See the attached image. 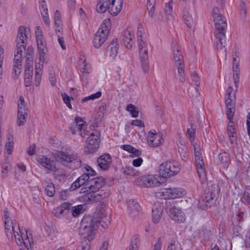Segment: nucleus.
Returning a JSON list of instances; mask_svg holds the SVG:
<instances>
[{
    "mask_svg": "<svg viewBox=\"0 0 250 250\" xmlns=\"http://www.w3.org/2000/svg\"><path fill=\"white\" fill-rule=\"evenodd\" d=\"M104 179L102 177L92 178L86 184V188L90 191H100V189L104 185Z\"/></svg>",
    "mask_w": 250,
    "mask_h": 250,
    "instance_id": "13",
    "label": "nucleus"
},
{
    "mask_svg": "<svg viewBox=\"0 0 250 250\" xmlns=\"http://www.w3.org/2000/svg\"><path fill=\"white\" fill-rule=\"evenodd\" d=\"M79 69L82 73L81 79L83 82H86L87 80L88 74L91 72L92 68L90 64H89L84 59L79 64Z\"/></svg>",
    "mask_w": 250,
    "mask_h": 250,
    "instance_id": "19",
    "label": "nucleus"
},
{
    "mask_svg": "<svg viewBox=\"0 0 250 250\" xmlns=\"http://www.w3.org/2000/svg\"><path fill=\"white\" fill-rule=\"evenodd\" d=\"M134 184L138 186L149 188L159 186L160 182L156 176L151 175L140 176L134 180Z\"/></svg>",
    "mask_w": 250,
    "mask_h": 250,
    "instance_id": "9",
    "label": "nucleus"
},
{
    "mask_svg": "<svg viewBox=\"0 0 250 250\" xmlns=\"http://www.w3.org/2000/svg\"><path fill=\"white\" fill-rule=\"evenodd\" d=\"M44 188L46 194L49 197H53L55 193V188L54 184L50 181L44 182Z\"/></svg>",
    "mask_w": 250,
    "mask_h": 250,
    "instance_id": "30",
    "label": "nucleus"
},
{
    "mask_svg": "<svg viewBox=\"0 0 250 250\" xmlns=\"http://www.w3.org/2000/svg\"><path fill=\"white\" fill-rule=\"evenodd\" d=\"M54 24L56 34L61 33L62 29V21L61 13L59 10H56L54 17Z\"/></svg>",
    "mask_w": 250,
    "mask_h": 250,
    "instance_id": "24",
    "label": "nucleus"
},
{
    "mask_svg": "<svg viewBox=\"0 0 250 250\" xmlns=\"http://www.w3.org/2000/svg\"><path fill=\"white\" fill-rule=\"evenodd\" d=\"M155 0H147V9L148 14L150 17H152L155 12Z\"/></svg>",
    "mask_w": 250,
    "mask_h": 250,
    "instance_id": "43",
    "label": "nucleus"
},
{
    "mask_svg": "<svg viewBox=\"0 0 250 250\" xmlns=\"http://www.w3.org/2000/svg\"><path fill=\"white\" fill-rule=\"evenodd\" d=\"M108 193L103 190L97 191H90L89 193L85 195L84 199L86 202L89 203H94L107 197Z\"/></svg>",
    "mask_w": 250,
    "mask_h": 250,
    "instance_id": "12",
    "label": "nucleus"
},
{
    "mask_svg": "<svg viewBox=\"0 0 250 250\" xmlns=\"http://www.w3.org/2000/svg\"><path fill=\"white\" fill-rule=\"evenodd\" d=\"M83 238L81 242V245L78 246L76 250H89L90 248V240L93 239H89L86 234H83Z\"/></svg>",
    "mask_w": 250,
    "mask_h": 250,
    "instance_id": "33",
    "label": "nucleus"
},
{
    "mask_svg": "<svg viewBox=\"0 0 250 250\" xmlns=\"http://www.w3.org/2000/svg\"><path fill=\"white\" fill-rule=\"evenodd\" d=\"M84 205H79L71 207L72 215L74 217H77L80 214L83 213L84 211Z\"/></svg>",
    "mask_w": 250,
    "mask_h": 250,
    "instance_id": "39",
    "label": "nucleus"
},
{
    "mask_svg": "<svg viewBox=\"0 0 250 250\" xmlns=\"http://www.w3.org/2000/svg\"><path fill=\"white\" fill-rule=\"evenodd\" d=\"M166 14L167 15V18L169 20L172 17V6L170 3L168 2L165 4V7Z\"/></svg>",
    "mask_w": 250,
    "mask_h": 250,
    "instance_id": "54",
    "label": "nucleus"
},
{
    "mask_svg": "<svg viewBox=\"0 0 250 250\" xmlns=\"http://www.w3.org/2000/svg\"><path fill=\"white\" fill-rule=\"evenodd\" d=\"M41 15L42 18V20L44 22V23L47 26H49L50 25V21L49 18V15L48 12L45 13H43L42 12Z\"/></svg>",
    "mask_w": 250,
    "mask_h": 250,
    "instance_id": "64",
    "label": "nucleus"
},
{
    "mask_svg": "<svg viewBox=\"0 0 250 250\" xmlns=\"http://www.w3.org/2000/svg\"><path fill=\"white\" fill-rule=\"evenodd\" d=\"M64 211L60 207L58 206L53 210V212L55 216L57 217H61L63 216Z\"/></svg>",
    "mask_w": 250,
    "mask_h": 250,
    "instance_id": "61",
    "label": "nucleus"
},
{
    "mask_svg": "<svg viewBox=\"0 0 250 250\" xmlns=\"http://www.w3.org/2000/svg\"><path fill=\"white\" fill-rule=\"evenodd\" d=\"M217 191L212 190L205 193L202 196L206 197V202L211 205L214 199L217 198Z\"/></svg>",
    "mask_w": 250,
    "mask_h": 250,
    "instance_id": "35",
    "label": "nucleus"
},
{
    "mask_svg": "<svg viewBox=\"0 0 250 250\" xmlns=\"http://www.w3.org/2000/svg\"><path fill=\"white\" fill-rule=\"evenodd\" d=\"M62 96L63 99V102L66 104L67 106L69 109H72V107L71 104V99H73V98L69 97L67 94L65 93H62Z\"/></svg>",
    "mask_w": 250,
    "mask_h": 250,
    "instance_id": "52",
    "label": "nucleus"
},
{
    "mask_svg": "<svg viewBox=\"0 0 250 250\" xmlns=\"http://www.w3.org/2000/svg\"><path fill=\"white\" fill-rule=\"evenodd\" d=\"M110 0H100L97 4L96 10L100 13H104L109 10V4Z\"/></svg>",
    "mask_w": 250,
    "mask_h": 250,
    "instance_id": "32",
    "label": "nucleus"
},
{
    "mask_svg": "<svg viewBox=\"0 0 250 250\" xmlns=\"http://www.w3.org/2000/svg\"><path fill=\"white\" fill-rule=\"evenodd\" d=\"M23 50H25V48H21V47H17L15 53L14 64H17L18 65L21 64L22 58L21 53Z\"/></svg>",
    "mask_w": 250,
    "mask_h": 250,
    "instance_id": "37",
    "label": "nucleus"
},
{
    "mask_svg": "<svg viewBox=\"0 0 250 250\" xmlns=\"http://www.w3.org/2000/svg\"><path fill=\"white\" fill-rule=\"evenodd\" d=\"M174 66L178 71L179 80L184 83L186 81L185 64L181 51L178 49L173 51Z\"/></svg>",
    "mask_w": 250,
    "mask_h": 250,
    "instance_id": "8",
    "label": "nucleus"
},
{
    "mask_svg": "<svg viewBox=\"0 0 250 250\" xmlns=\"http://www.w3.org/2000/svg\"><path fill=\"white\" fill-rule=\"evenodd\" d=\"M37 162L41 166L49 171L56 172L58 170L55 162L47 156H39L37 158Z\"/></svg>",
    "mask_w": 250,
    "mask_h": 250,
    "instance_id": "11",
    "label": "nucleus"
},
{
    "mask_svg": "<svg viewBox=\"0 0 250 250\" xmlns=\"http://www.w3.org/2000/svg\"><path fill=\"white\" fill-rule=\"evenodd\" d=\"M187 150V147L185 145L181 144L179 146H178L179 152L181 159L184 162H187L188 160Z\"/></svg>",
    "mask_w": 250,
    "mask_h": 250,
    "instance_id": "36",
    "label": "nucleus"
},
{
    "mask_svg": "<svg viewBox=\"0 0 250 250\" xmlns=\"http://www.w3.org/2000/svg\"><path fill=\"white\" fill-rule=\"evenodd\" d=\"M21 70V64H14L13 68V72H12V77L14 79H17L18 76L20 75Z\"/></svg>",
    "mask_w": 250,
    "mask_h": 250,
    "instance_id": "49",
    "label": "nucleus"
},
{
    "mask_svg": "<svg viewBox=\"0 0 250 250\" xmlns=\"http://www.w3.org/2000/svg\"><path fill=\"white\" fill-rule=\"evenodd\" d=\"M227 131L231 143H233L236 141L237 138L236 129L233 121H229Z\"/></svg>",
    "mask_w": 250,
    "mask_h": 250,
    "instance_id": "23",
    "label": "nucleus"
},
{
    "mask_svg": "<svg viewBox=\"0 0 250 250\" xmlns=\"http://www.w3.org/2000/svg\"><path fill=\"white\" fill-rule=\"evenodd\" d=\"M42 73L35 72L34 84L38 87L41 83L42 81Z\"/></svg>",
    "mask_w": 250,
    "mask_h": 250,
    "instance_id": "62",
    "label": "nucleus"
},
{
    "mask_svg": "<svg viewBox=\"0 0 250 250\" xmlns=\"http://www.w3.org/2000/svg\"><path fill=\"white\" fill-rule=\"evenodd\" d=\"M235 92L232 86H229L226 92L225 101L226 104H235Z\"/></svg>",
    "mask_w": 250,
    "mask_h": 250,
    "instance_id": "25",
    "label": "nucleus"
},
{
    "mask_svg": "<svg viewBox=\"0 0 250 250\" xmlns=\"http://www.w3.org/2000/svg\"><path fill=\"white\" fill-rule=\"evenodd\" d=\"M102 95V93L101 91H98L95 93L92 94L89 96L87 97H85L82 99V102L84 103L90 100H94L95 99H98L100 98Z\"/></svg>",
    "mask_w": 250,
    "mask_h": 250,
    "instance_id": "47",
    "label": "nucleus"
},
{
    "mask_svg": "<svg viewBox=\"0 0 250 250\" xmlns=\"http://www.w3.org/2000/svg\"><path fill=\"white\" fill-rule=\"evenodd\" d=\"M210 206L211 205L209 204L206 202V197H202L201 196L198 200V208L202 210H205Z\"/></svg>",
    "mask_w": 250,
    "mask_h": 250,
    "instance_id": "46",
    "label": "nucleus"
},
{
    "mask_svg": "<svg viewBox=\"0 0 250 250\" xmlns=\"http://www.w3.org/2000/svg\"><path fill=\"white\" fill-rule=\"evenodd\" d=\"M123 0H110L109 4V11L111 14L117 15L121 10Z\"/></svg>",
    "mask_w": 250,
    "mask_h": 250,
    "instance_id": "22",
    "label": "nucleus"
},
{
    "mask_svg": "<svg viewBox=\"0 0 250 250\" xmlns=\"http://www.w3.org/2000/svg\"><path fill=\"white\" fill-rule=\"evenodd\" d=\"M195 130L196 126L193 124H191L190 127L187 128V133L189 141L191 142H193L195 140Z\"/></svg>",
    "mask_w": 250,
    "mask_h": 250,
    "instance_id": "40",
    "label": "nucleus"
},
{
    "mask_svg": "<svg viewBox=\"0 0 250 250\" xmlns=\"http://www.w3.org/2000/svg\"><path fill=\"white\" fill-rule=\"evenodd\" d=\"M141 66L145 73L149 70L148 60V44L145 38L137 40Z\"/></svg>",
    "mask_w": 250,
    "mask_h": 250,
    "instance_id": "6",
    "label": "nucleus"
},
{
    "mask_svg": "<svg viewBox=\"0 0 250 250\" xmlns=\"http://www.w3.org/2000/svg\"><path fill=\"white\" fill-rule=\"evenodd\" d=\"M134 35L128 31H125L124 32L123 36V42L125 46L128 49H131L133 44L132 40Z\"/></svg>",
    "mask_w": 250,
    "mask_h": 250,
    "instance_id": "26",
    "label": "nucleus"
},
{
    "mask_svg": "<svg viewBox=\"0 0 250 250\" xmlns=\"http://www.w3.org/2000/svg\"><path fill=\"white\" fill-rule=\"evenodd\" d=\"M191 78L192 82L193 83L194 85L198 86L200 84V82H199L200 79H199V77L198 74H196V73L195 72H193L192 73V74L191 75Z\"/></svg>",
    "mask_w": 250,
    "mask_h": 250,
    "instance_id": "60",
    "label": "nucleus"
},
{
    "mask_svg": "<svg viewBox=\"0 0 250 250\" xmlns=\"http://www.w3.org/2000/svg\"><path fill=\"white\" fill-rule=\"evenodd\" d=\"M139 240L136 237L132 238L128 250H138Z\"/></svg>",
    "mask_w": 250,
    "mask_h": 250,
    "instance_id": "48",
    "label": "nucleus"
},
{
    "mask_svg": "<svg viewBox=\"0 0 250 250\" xmlns=\"http://www.w3.org/2000/svg\"><path fill=\"white\" fill-rule=\"evenodd\" d=\"M181 170L180 165L174 161L163 163L159 167V172L164 177H171L176 175Z\"/></svg>",
    "mask_w": 250,
    "mask_h": 250,
    "instance_id": "7",
    "label": "nucleus"
},
{
    "mask_svg": "<svg viewBox=\"0 0 250 250\" xmlns=\"http://www.w3.org/2000/svg\"><path fill=\"white\" fill-rule=\"evenodd\" d=\"M118 49L119 43L117 40L114 39L106 48V55L109 56L112 59H114L117 56Z\"/></svg>",
    "mask_w": 250,
    "mask_h": 250,
    "instance_id": "18",
    "label": "nucleus"
},
{
    "mask_svg": "<svg viewBox=\"0 0 250 250\" xmlns=\"http://www.w3.org/2000/svg\"><path fill=\"white\" fill-rule=\"evenodd\" d=\"M75 122L76 127H75V128H76L78 130H81L85 125V122L81 117H79L75 118Z\"/></svg>",
    "mask_w": 250,
    "mask_h": 250,
    "instance_id": "53",
    "label": "nucleus"
},
{
    "mask_svg": "<svg viewBox=\"0 0 250 250\" xmlns=\"http://www.w3.org/2000/svg\"><path fill=\"white\" fill-rule=\"evenodd\" d=\"M183 19L188 27L191 28L192 27L193 25V19L188 11L185 10L183 11Z\"/></svg>",
    "mask_w": 250,
    "mask_h": 250,
    "instance_id": "38",
    "label": "nucleus"
},
{
    "mask_svg": "<svg viewBox=\"0 0 250 250\" xmlns=\"http://www.w3.org/2000/svg\"><path fill=\"white\" fill-rule=\"evenodd\" d=\"M77 179L78 180V182H80V184H82L83 185L85 183H87L88 181L90 180V176L88 174L86 173L82 174Z\"/></svg>",
    "mask_w": 250,
    "mask_h": 250,
    "instance_id": "57",
    "label": "nucleus"
},
{
    "mask_svg": "<svg viewBox=\"0 0 250 250\" xmlns=\"http://www.w3.org/2000/svg\"><path fill=\"white\" fill-rule=\"evenodd\" d=\"M56 160L63 165L71 163L75 160L76 157L73 154H69L67 152L57 151L54 154Z\"/></svg>",
    "mask_w": 250,
    "mask_h": 250,
    "instance_id": "15",
    "label": "nucleus"
},
{
    "mask_svg": "<svg viewBox=\"0 0 250 250\" xmlns=\"http://www.w3.org/2000/svg\"><path fill=\"white\" fill-rule=\"evenodd\" d=\"M10 169L11 166L9 165L2 166L1 177L2 179H5L8 177V171Z\"/></svg>",
    "mask_w": 250,
    "mask_h": 250,
    "instance_id": "58",
    "label": "nucleus"
},
{
    "mask_svg": "<svg viewBox=\"0 0 250 250\" xmlns=\"http://www.w3.org/2000/svg\"><path fill=\"white\" fill-rule=\"evenodd\" d=\"M40 62L36 63L35 64V72L42 73V69L43 68V64L44 61V57L43 61L40 60Z\"/></svg>",
    "mask_w": 250,
    "mask_h": 250,
    "instance_id": "63",
    "label": "nucleus"
},
{
    "mask_svg": "<svg viewBox=\"0 0 250 250\" xmlns=\"http://www.w3.org/2000/svg\"><path fill=\"white\" fill-rule=\"evenodd\" d=\"M196 166V170L201 184H205L207 182V179L204 168V164L197 165Z\"/></svg>",
    "mask_w": 250,
    "mask_h": 250,
    "instance_id": "31",
    "label": "nucleus"
},
{
    "mask_svg": "<svg viewBox=\"0 0 250 250\" xmlns=\"http://www.w3.org/2000/svg\"><path fill=\"white\" fill-rule=\"evenodd\" d=\"M147 143L149 146L156 147L162 144V136L157 133L155 130H151L148 133Z\"/></svg>",
    "mask_w": 250,
    "mask_h": 250,
    "instance_id": "16",
    "label": "nucleus"
},
{
    "mask_svg": "<svg viewBox=\"0 0 250 250\" xmlns=\"http://www.w3.org/2000/svg\"><path fill=\"white\" fill-rule=\"evenodd\" d=\"M5 230L7 236L10 239L14 234L16 242L18 245L25 246L28 250L32 248L33 243L30 240L27 231L24 236L21 233L19 224L15 220H12L10 218L7 209L4 210Z\"/></svg>",
    "mask_w": 250,
    "mask_h": 250,
    "instance_id": "2",
    "label": "nucleus"
},
{
    "mask_svg": "<svg viewBox=\"0 0 250 250\" xmlns=\"http://www.w3.org/2000/svg\"><path fill=\"white\" fill-rule=\"evenodd\" d=\"M227 107L226 115L229 121H233L235 113V104H226Z\"/></svg>",
    "mask_w": 250,
    "mask_h": 250,
    "instance_id": "34",
    "label": "nucleus"
},
{
    "mask_svg": "<svg viewBox=\"0 0 250 250\" xmlns=\"http://www.w3.org/2000/svg\"><path fill=\"white\" fill-rule=\"evenodd\" d=\"M33 71L30 70H25L24 84L26 87L29 86L32 83Z\"/></svg>",
    "mask_w": 250,
    "mask_h": 250,
    "instance_id": "41",
    "label": "nucleus"
},
{
    "mask_svg": "<svg viewBox=\"0 0 250 250\" xmlns=\"http://www.w3.org/2000/svg\"><path fill=\"white\" fill-rule=\"evenodd\" d=\"M26 64L25 66V70H30L33 71V65L34 57H25Z\"/></svg>",
    "mask_w": 250,
    "mask_h": 250,
    "instance_id": "51",
    "label": "nucleus"
},
{
    "mask_svg": "<svg viewBox=\"0 0 250 250\" xmlns=\"http://www.w3.org/2000/svg\"><path fill=\"white\" fill-rule=\"evenodd\" d=\"M169 211V216L175 222L181 223L185 221V216L184 212L175 206L170 208Z\"/></svg>",
    "mask_w": 250,
    "mask_h": 250,
    "instance_id": "17",
    "label": "nucleus"
},
{
    "mask_svg": "<svg viewBox=\"0 0 250 250\" xmlns=\"http://www.w3.org/2000/svg\"><path fill=\"white\" fill-rule=\"evenodd\" d=\"M220 164L224 168H227L230 162V155L227 152L221 153L218 155Z\"/></svg>",
    "mask_w": 250,
    "mask_h": 250,
    "instance_id": "28",
    "label": "nucleus"
},
{
    "mask_svg": "<svg viewBox=\"0 0 250 250\" xmlns=\"http://www.w3.org/2000/svg\"><path fill=\"white\" fill-rule=\"evenodd\" d=\"M145 30L142 24L138 23L137 31V40L145 38Z\"/></svg>",
    "mask_w": 250,
    "mask_h": 250,
    "instance_id": "50",
    "label": "nucleus"
},
{
    "mask_svg": "<svg viewBox=\"0 0 250 250\" xmlns=\"http://www.w3.org/2000/svg\"><path fill=\"white\" fill-rule=\"evenodd\" d=\"M164 198H176L184 196L186 191L180 188H169L165 189L163 192Z\"/></svg>",
    "mask_w": 250,
    "mask_h": 250,
    "instance_id": "14",
    "label": "nucleus"
},
{
    "mask_svg": "<svg viewBox=\"0 0 250 250\" xmlns=\"http://www.w3.org/2000/svg\"><path fill=\"white\" fill-rule=\"evenodd\" d=\"M101 133L98 130H95L90 133L86 139L84 146V152L87 154H92L96 152L100 146L101 142Z\"/></svg>",
    "mask_w": 250,
    "mask_h": 250,
    "instance_id": "5",
    "label": "nucleus"
},
{
    "mask_svg": "<svg viewBox=\"0 0 250 250\" xmlns=\"http://www.w3.org/2000/svg\"><path fill=\"white\" fill-rule=\"evenodd\" d=\"M243 198L247 203L250 205V185L245 189Z\"/></svg>",
    "mask_w": 250,
    "mask_h": 250,
    "instance_id": "56",
    "label": "nucleus"
},
{
    "mask_svg": "<svg viewBox=\"0 0 250 250\" xmlns=\"http://www.w3.org/2000/svg\"><path fill=\"white\" fill-rule=\"evenodd\" d=\"M122 171L124 174L127 176H134L137 174V171L132 167H125L122 168Z\"/></svg>",
    "mask_w": 250,
    "mask_h": 250,
    "instance_id": "44",
    "label": "nucleus"
},
{
    "mask_svg": "<svg viewBox=\"0 0 250 250\" xmlns=\"http://www.w3.org/2000/svg\"><path fill=\"white\" fill-rule=\"evenodd\" d=\"M126 110L131 113L133 117H137L138 115L139 111L137 107L131 104L126 106Z\"/></svg>",
    "mask_w": 250,
    "mask_h": 250,
    "instance_id": "45",
    "label": "nucleus"
},
{
    "mask_svg": "<svg viewBox=\"0 0 250 250\" xmlns=\"http://www.w3.org/2000/svg\"><path fill=\"white\" fill-rule=\"evenodd\" d=\"M106 207L104 202H100L96 208L90 223L88 226H84L83 231L81 233L86 234L89 239H93L100 224L104 229L108 228L110 224V217L108 215Z\"/></svg>",
    "mask_w": 250,
    "mask_h": 250,
    "instance_id": "1",
    "label": "nucleus"
},
{
    "mask_svg": "<svg viewBox=\"0 0 250 250\" xmlns=\"http://www.w3.org/2000/svg\"><path fill=\"white\" fill-rule=\"evenodd\" d=\"M233 80L234 83V85L235 87H238L239 83V71L235 70V67H233Z\"/></svg>",
    "mask_w": 250,
    "mask_h": 250,
    "instance_id": "59",
    "label": "nucleus"
},
{
    "mask_svg": "<svg viewBox=\"0 0 250 250\" xmlns=\"http://www.w3.org/2000/svg\"><path fill=\"white\" fill-rule=\"evenodd\" d=\"M226 21V19L222 15L213 19L216 29V47L217 49H222L225 45V31L227 26Z\"/></svg>",
    "mask_w": 250,
    "mask_h": 250,
    "instance_id": "3",
    "label": "nucleus"
},
{
    "mask_svg": "<svg viewBox=\"0 0 250 250\" xmlns=\"http://www.w3.org/2000/svg\"><path fill=\"white\" fill-rule=\"evenodd\" d=\"M30 35V30L29 27L21 26L19 28L16 40L17 47L25 48L27 44V39Z\"/></svg>",
    "mask_w": 250,
    "mask_h": 250,
    "instance_id": "10",
    "label": "nucleus"
},
{
    "mask_svg": "<svg viewBox=\"0 0 250 250\" xmlns=\"http://www.w3.org/2000/svg\"><path fill=\"white\" fill-rule=\"evenodd\" d=\"M36 42L38 46L39 60L42 61L47 52L46 42L43 37L36 39Z\"/></svg>",
    "mask_w": 250,
    "mask_h": 250,
    "instance_id": "20",
    "label": "nucleus"
},
{
    "mask_svg": "<svg viewBox=\"0 0 250 250\" xmlns=\"http://www.w3.org/2000/svg\"><path fill=\"white\" fill-rule=\"evenodd\" d=\"M140 208L138 203L134 200H129L128 201V212L130 215L135 214L137 213Z\"/></svg>",
    "mask_w": 250,
    "mask_h": 250,
    "instance_id": "29",
    "label": "nucleus"
},
{
    "mask_svg": "<svg viewBox=\"0 0 250 250\" xmlns=\"http://www.w3.org/2000/svg\"><path fill=\"white\" fill-rule=\"evenodd\" d=\"M111 28L110 20L105 19L101 24L93 39V45L99 48L107 40Z\"/></svg>",
    "mask_w": 250,
    "mask_h": 250,
    "instance_id": "4",
    "label": "nucleus"
},
{
    "mask_svg": "<svg viewBox=\"0 0 250 250\" xmlns=\"http://www.w3.org/2000/svg\"><path fill=\"white\" fill-rule=\"evenodd\" d=\"M27 113H20L19 112L18 113V120L17 124L19 125H22L26 122L25 115Z\"/></svg>",
    "mask_w": 250,
    "mask_h": 250,
    "instance_id": "55",
    "label": "nucleus"
},
{
    "mask_svg": "<svg viewBox=\"0 0 250 250\" xmlns=\"http://www.w3.org/2000/svg\"><path fill=\"white\" fill-rule=\"evenodd\" d=\"M97 163L101 169L106 170L111 165V156L108 154L103 155L98 159Z\"/></svg>",
    "mask_w": 250,
    "mask_h": 250,
    "instance_id": "21",
    "label": "nucleus"
},
{
    "mask_svg": "<svg viewBox=\"0 0 250 250\" xmlns=\"http://www.w3.org/2000/svg\"><path fill=\"white\" fill-rule=\"evenodd\" d=\"M163 209L161 206L159 207L154 206L152 209V221L154 223H158L162 215Z\"/></svg>",
    "mask_w": 250,
    "mask_h": 250,
    "instance_id": "27",
    "label": "nucleus"
},
{
    "mask_svg": "<svg viewBox=\"0 0 250 250\" xmlns=\"http://www.w3.org/2000/svg\"><path fill=\"white\" fill-rule=\"evenodd\" d=\"M247 7L246 3L244 1H241L239 6V16L242 20H244L247 14Z\"/></svg>",
    "mask_w": 250,
    "mask_h": 250,
    "instance_id": "42",
    "label": "nucleus"
}]
</instances>
